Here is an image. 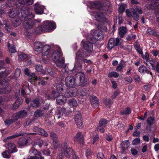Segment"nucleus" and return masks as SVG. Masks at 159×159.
Masks as SVG:
<instances>
[{
	"mask_svg": "<svg viewBox=\"0 0 159 159\" xmlns=\"http://www.w3.org/2000/svg\"><path fill=\"white\" fill-rule=\"evenodd\" d=\"M85 76L83 72L77 73L74 77L67 76L65 80L66 86L72 88L75 86H79L84 84L85 83Z\"/></svg>",
	"mask_w": 159,
	"mask_h": 159,
	"instance_id": "obj_1",
	"label": "nucleus"
},
{
	"mask_svg": "<svg viewBox=\"0 0 159 159\" xmlns=\"http://www.w3.org/2000/svg\"><path fill=\"white\" fill-rule=\"evenodd\" d=\"M62 53L60 48L55 50L53 52L52 59L55 62L56 65L59 68H62L65 63L64 58L62 57Z\"/></svg>",
	"mask_w": 159,
	"mask_h": 159,
	"instance_id": "obj_2",
	"label": "nucleus"
},
{
	"mask_svg": "<svg viewBox=\"0 0 159 159\" xmlns=\"http://www.w3.org/2000/svg\"><path fill=\"white\" fill-rule=\"evenodd\" d=\"M74 151L68 147L66 143L64 144L58 152L57 159H63V157L65 156L67 158H70V156L74 154Z\"/></svg>",
	"mask_w": 159,
	"mask_h": 159,
	"instance_id": "obj_3",
	"label": "nucleus"
},
{
	"mask_svg": "<svg viewBox=\"0 0 159 159\" xmlns=\"http://www.w3.org/2000/svg\"><path fill=\"white\" fill-rule=\"evenodd\" d=\"M85 52H83L82 49L79 50L76 53V57L75 63L74 66L73 70H80L81 69V65L80 63V60L82 59L83 58L89 56V54L86 55Z\"/></svg>",
	"mask_w": 159,
	"mask_h": 159,
	"instance_id": "obj_4",
	"label": "nucleus"
},
{
	"mask_svg": "<svg viewBox=\"0 0 159 159\" xmlns=\"http://www.w3.org/2000/svg\"><path fill=\"white\" fill-rule=\"evenodd\" d=\"M90 14L93 19L98 22L106 21L107 23L108 22L106 18L107 14L105 11H93L91 12Z\"/></svg>",
	"mask_w": 159,
	"mask_h": 159,
	"instance_id": "obj_5",
	"label": "nucleus"
},
{
	"mask_svg": "<svg viewBox=\"0 0 159 159\" xmlns=\"http://www.w3.org/2000/svg\"><path fill=\"white\" fill-rule=\"evenodd\" d=\"M91 38V37L90 38L87 37H86L87 41H84V40H82L81 42V44L83 45L84 48L89 54V55L93 52V44L95 43L94 41Z\"/></svg>",
	"mask_w": 159,
	"mask_h": 159,
	"instance_id": "obj_6",
	"label": "nucleus"
},
{
	"mask_svg": "<svg viewBox=\"0 0 159 159\" xmlns=\"http://www.w3.org/2000/svg\"><path fill=\"white\" fill-rule=\"evenodd\" d=\"M146 7L148 9H155L157 11L156 21L159 24V0H152L147 2Z\"/></svg>",
	"mask_w": 159,
	"mask_h": 159,
	"instance_id": "obj_7",
	"label": "nucleus"
},
{
	"mask_svg": "<svg viewBox=\"0 0 159 159\" xmlns=\"http://www.w3.org/2000/svg\"><path fill=\"white\" fill-rule=\"evenodd\" d=\"M30 157L27 159H42L41 153L34 147H32L29 152Z\"/></svg>",
	"mask_w": 159,
	"mask_h": 159,
	"instance_id": "obj_8",
	"label": "nucleus"
},
{
	"mask_svg": "<svg viewBox=\"0 0 159 159\" xmlns=\"http://www.w3.org/2000/svg\"><path fill=\"white\" fill-rule=\"evenodd\" d=\"M74 119L79 128L81 129L83 127L82 116L79 111H77L75 112Z\"/></svg>",
	"mask_w": 159,
	"mask_h": 159,
	"instance_id": "obj_9",
	"label": "nucleus"
},
{
	"mask_svg": "<svg viewBox=\"0 0 159 159\" xmlns=\"http://www.w3.org/2000/svg\"><path fill=\"white\" fill-rule=\"evenodd\" d=\"M89 38L91 37V39H92L93 41H94V43L96 40H100L102 39L103 38V35L102 32L99 30H95L93 33L92 35H89L88 36Z\"/></svg>",
	"mask_w": 159,
	"mask_h": 159,
	"instance_id": "obj_10",
	"label": "nucleus"
},
{
	"mask_svg": "<svg viewBox=\"0 0 159 159\" xmlns=\"http://www.w3.org/2000/svg\"><path fill=\"white\" fill-rule=\"evenodd\" d=\"M0 93H6L10 91L11 87L8 85V83L4 81H0Z\"/></svg>",
	"mask_w": 159,
	"mask_h": 159,
	"instance_id": "obj_11",
	"label": "nucleus"
},
{
	"mask_svg": "<svg viewBox=\"0 0 159 159\" xmlns=\"http://www.w3.org/2000/svg\"><path fill=\"white\" fill-rule=\"evenodd\" d=\"M34 6V11L36 14L40 15L45 14V13L44 12L46 10L45 6L41 5L39 2H37Z\"/></svg>",
	"mask_w": 159,
	"mask_h": 159,
	"instance_id": "obj_12",
	"label": "nucleus"
},
{
	"mask_svg": "<svg viewBox=\"0 0 159 159\" xmlns=\"http://www.w3.org/2000/svg\"><path fill=\"white\" fill-rule=\"evenodd\" d=\"M27 114V112L26 111L23 110L14 114L12 117L15 120H17L19 119L23 118L25 117Z\"/></svg>",
	"mask_w": 159,
	"mask_h": 159,
	"instance_id": "obj_13",
	"label": "nucleus"
},
{
	"mask_svg": "<svg viewBox=\"0 0 159 159\" xmlns=\"http://www.w3.org/2000/svg\"><path fill=\"white\" fill-rule=\"evenodd\" d=\"M34 22L31 19L28 18L25 19L23 25L25 29L27 30H30L33 27Z\"/></svg>",
	"mask_w": 159,
	"mask_h": 159,
	"instance_id": "obj_14",
	"label": "nucleus"
},
{
	"mask_svg": "<svg viewBox=\"0 0 159 159\" xmlns=\"http://www.w3.org/2000/svg\"><path fill=\"white\" fill-rule=\"evenodd\" d=\"M132 17L136 21L139 20V16L137 15V13L139 14H141L142 13V8L140 7L136 6L135 9H133Z\"/></svg>",
	"mask_w": 159,
	"mask_h": 159,
	"instance_id": "obj_15",
	"label": "nucleus"
},
{
	"mask_svg": "<svg viewBox=\"0 0 159 159\" xmlns=\"http://www.w3.org/2000/svg\"><path fill=\"white\" fill-rule=\"evenodd\" d=\"M45 21L43 22V24L38 26L35 30V33L36 34H39L41 33L49 32L48 29L47 28V25Z\"/></svg>",
	"mask_w": 159,
	"mask_h": 159,
	"instance_id": "obj_16",
	"label": "nucleus"
},
{
	"mask_svg": "<svg viewBox=\"0 0 159 159\" xmlns=\"http://www.w3.org/2000/svg\"><path fill=\"white\" fill-rule=\"evenodd\" d=\"M32 142L30 138L26 137H23L20 138L18 142V144L22 146H25L27 145L28 144Z\"/></svg>",
	"mask_w": 159,
	"mask_h": 159,
	"instance_id": "obj_17",
	"label": "nucleus"
},
{
	"mask_svg": "<svg viewBox=\"0 0 159 159\" xmlns=\"http://www.w3.org/2000/svg\"><path fill=\"white\" fill-rule=\"evenodd\" d=\"M47 25L49 32H51L55 29L56 28V25L55 22L52 21L46 20L45 21Z\"/></svg>",
	"mask_w": 159,
	"mask_h": 159,
	"instance_id": "obj_18",
	"label": "nucleus"
},
{
	"mask_svg": "<svg viewBox=\"0 0 159 159\" xmlns=\"http://www.w3.org/2000/svg\"><path fill=\"white\" fill-rule=\"evenodd\" d=\"M50 136L54 143V146L55 148L57 149L59 144L57 135L55 133L51 132L50 133Z\"/></svg>",
	"mask_w": 159,
	"mask_h": 159,
	"instance_id": "obj_19",
	"label": "nucleus"
},
{
	"mask_svg": "<svg viewBox=\"0 0 159 159\" xmlns=\"http://www.w3.org/2000/svg\"><path fill=\"white\" fill-rule=\"evenodd\" d=\"M90 102L94 108H97L99 106L98 99L94 96H92L90 98Z\"/></svg>",
	"mask_w": 159,
	"mask_h": 159,
	"instance_id": "obj_20",
	"label": "nucleus"
},
{
	"mask_svg": "<svg viewBox=\"0 0 159 159\" xmlns=\"http://www.w3.org/2000/svg\"><path fill=\"white\" fill-rule=\"evenodd\" d=\"M149 62L152 66V70H155L159 73V62L155 60H149Z\"/></svg>",
	"mask_w": 159,
	"mask_h": 159,
	"instance_id": "obj_21",
	"label": "nucleus"
},
{
	"mask_svg": "<svg viewBox=\"0 0 159 159\" xmlns=\"http://www.w3.org/2000/svg\"><path fill=\"white\" fill-rule=\"evenodd\" d=\"M74 140L80 144H83L84 142V138L82 133L81 132H78L74 138Z\"/></svg>",
	"mask_w": 159,
	"mask_h": 159,
	"instance_id": "obj_22",
	"label": "nucleus"
},
{
	"mask_svg": "<svg viewBox=\"0 0 159 159\" xmlns=\"http://www.w3.org/2000/svg\"><path fill=\"white\" fill-rule=\"evenodd\" d=\"M50 46L49 45H46L43 46L41 53L43 56H47L50 52Z\"/></svg>",
	"mask_w": 159,
	"mask_h": 159,
	"instance_id": "obj_23",
	"label": "nucleus"
},
{
	"mask_svg": "<svg viewBox=\"0 0 159 159\" xmlns=\"http://www.w3.org/2000/svg\"><path fill=\"white\" fill-rule=\"evenodd\" d=\"M33 129L36 132H37L39 135L45 137H47L48 136L47 132L41 128H39L38 127H35Z\"/></svg>",
	"mask_w": 159,
	"mask_h": 159,
	"instance_id": "obj_24",
	"label": "nucleus"
},
{
	"mask_svg": "<svg viewBox=\"0 0 159 159\" xmlns=\"http://www.w3.org/2000/svg\"><path fill=\"white\" fill-rule=\"evenodd\" d=\"M66 97L63 95H59L58 94L56 101L57 103L58 104H63L65 103L66 102Z\"/></svg>",
	"mask_w": 159,
	"mask_h": 159,
	"instance_id": "obj_25",
	"label": "nucleus"
},
{
	"mask_svg": "<svg viewBox=\"0 0 159 159\" xmlns=\"http://www.w3.org/2000/svg\"><path fill=\"white\" fill-rule=\"evenodd\" d=\"M77 94V90L76 88H74L72 90L66 92L65 94L67 97H74L76 96Z\"/></svg>",
	"mask_w": 159,
	"mask_h": 159,
	"instance_id": "obj_26",
	"label": "nucleus"
},
{
	"mask_svg": "<svg viewBox=\"0 0 159 159\" xmlns=\"http://www.w3.org/2000/svg\"><path fill=\"white\" fill-rule=\"evenodd\" d=\"M35 50L39 53H41V50L43 47V45L41 42H37L34 43V45Z\"/></svg>",
	"mask_w": 159,
	"mask_h": 159,
	"instance_id": "obj_27",
	"label": "nucleus"
},
{
	"mask_svg": "<svg viewBox=\"0 0 159 159\" xmlns=\"http://www.w3.org/2000/svg\"><path fill=\"white\" fill-rule=\"evenodd\" d=\"M7 148L8 151L12 153H15L17 151V149L16 145L12 143H8Z\"/></svg>",
	"mask_w": 159,
	"mask_h": 159,
	"instance_id": "obj_28",
	"label": "nucleus"
},
{
	"mask_svg": "<svg viewBox=\"0 0 159 159\" xmlns=\"http://www.w3.org/2000/svg\"><path fill=\"white\" fill-rule=\"evenodd\" d=\"M118 31L120 37L121 38H122L124 35L127 33V30L125 27L122 26L119 29Z\"/></svg>",
	"mask_w": 159,
	"mask_h": 159,
	"instance_id": "obj_29",
	"label": "nucleus"
},
{
	"mask_svg": "<svg viewBox=\"0 0 159 159\" xmlns=\"http://www.w3.org/2000/svg\"><path fill=\"white\" fill-rule=\"evenodd\" d=\"M58 95V93L57 92L53 90L49 95L46 94V98L48 99H55L57 98Z\"/></svg>",
	"mask_w": 159,
	"mask_h": 159,
	"instance_id": "obj_30",
	"label": "nucleus"
},
{
	"mask_svg": "<svg viewBox=\"0 0 159 159\" xmlns=\"http://www.w3.org/2000/svg\"><path fill=\"white\" fill-rule=\"evenodd\" d=\"M24 135V134L22 133H16L11 136H8L7 138L3 140L4 142H8L10 139H14L15 138L17 137Z\"/></svg>",
	"mask_w": 159,
	"mask_h": 159,
	"instance_id": "obj_31",
	"label": "nucleus"
},
{
	"mask_svg": "<svg viewBox=\"0 0 159 159\" xmlns=\"http://www.w3.org/2000/svg\"><path fill=\"white\" fill-rule=\"evenodd\" d=\"M89 5L90 8H99L101 6V3L98 1L94 2H90Z\"/></svg>",
	"mask_w": 159,
	"mask_h": 159,
	"instance_id": "obj_32",
	"label": "nucleus"
},
{
	"mask_svg": "<svg viewBox=\"0 0 159 159\" xmlns=\"http://www.w3.org/2000/svg\"><path fill=\"white\" fill-rule=\"evenodd\" d=\"M25 10L24 9V7H23L21 8L20 10L21 11V16L22 17L25 19L27 16V15L29 11H30V9L29 7L25 8Z\"/></svg>",
	"mask_w": 159,
	"mask_h": 159,
	"instance_id": "obj_33",
	"label": "nucleus"
},
{
	"mask_svg": "<svg viewBox=\"0 0 159 159\" xmlns=\"http://www.w3.org/2000/svg\"><path fill=\"white\" fill-rule=\"evenodd\" d=\"M19 14L18 11L16 9H11L9 12V16L10 17L13 18L16 16H17Z\"/></svg>",
	"mask_w": 159,
	"mask_h": 159,
	"instance_id": "obj_34",
	"label": "nucleus"
},
{
	"mask_svg": "<svg viewBox=\"0 0 159 159\" xmlns=\"http://www.w3.org/2000/svg\"><path fill=\"white\" fill-rule=\"evenodd\" d=\"M120 145L122 149L125 151L128 148L129 145V140L124 141L121 143Z\"/></svg>",
	"mask_w": 159,
	"mask_h": 159,
	"instance_id": "obj_35",
	"label": "nucleus"
},
{
	"mask_svg": "<svg viewBox=\"0 0 159 159\" xmlns=\"http://www.w3.org/2000/svg\"><path fill=\"white\" fill-rule=\"evenodd\" d=\"M68 103L69 106L72 107H76L78 105L76 101L74 98L70 99L68 101Z\"/></svg>",
	"mask_w": 159,
	"mask_h": 159,
	"instance_id": "obj_36",
	"label": "nucleus"
},
{
	"mask_svg": "<svg viewBox=\"0 0 159 159\" xmlns=\"http://www.w3.org/2000/svg\"><path fill=\"white\" fill-rule=\"evenodd\" d=\"M63 112L61 111V107H58L56 111V116L57 119L61 118L63 115Z\"/></svg>",
	"mask_w": 159,
	"mask_h": 159,
	"instance_id": "obj_37",
	"label": "nucleus"
},
{
	"mask_svg": "<svg viewBox=\"0 0 159 159\" xmlns=\"http://www.w3.org/2000/svg\"><path fill=\"white\" fill-rule=\"evenodd\" d=\"M64 85L61 84H57L56 86V89L58 94L60 93H64Z\"/></svg>",
	"mask_w": 159,
	"mask_h": 159,
	"instance_id": "obj_38",
	"label": "nucleus"
},
{
	"mask_svg": "<svg viewBox=\"0 0 159 159\" xmlns=\"http://www.w3.org/2000/svg\"><path fill=\"white\" fill-rule=\"evenodd\" d=\"M39 103V102L37 99L33 100L30 101L31 106L33 107H38Z\"/></svg>",
	"mask_w": 159,
	"mask_h": 159,
	"instance_id": "obj_39",
	"label": "nucleus"
},
{
	"mask_svg": "<svg viewBox=\"0 0 159 159\" xmlns=\"http://www.w3.org/2000/svg\"><path fill=\"white\" fill-rule=\"evenodd\" d=\"M22 101L19 100H17L12 105V108L13 109H17L21 103Z\"/></svg>",
	"mask_w": 159,
	"mask_h": 159,
	"instance_id": "obj_40",
	"label": "nucleus"
},
{
	"mask_svg": "<svg viewBox=\"0 0 159 159\" xmlns=\"http://www.w3.org/2000/svg\"><path fill=\"white\" fill-rule=\"evenodd\" d=\"M21 23V20L20 18H17L14 19L12 22L13 25L17 27Z\"/></svg>",
	"mask_w": 159,
	"mask_h": 159,
	"instance_id": "obj_41",
	"label": "nucleus"
},
{
	"mask_svg": "<svg viewBox=\"0 0 159 159\" xmlns=\"http://www.w3.org/2000/svg\"><path fill=\"white\" fill-rule=\"evenodd\" d=\"M11 153H12L9 151L6 150L2 153V155L4 158H9L10 157Z\"/></svg>",
	"mask_w": 159,
	"mask_h": 159,
	"instance_id": "obj_42",
	"label": "nucleus"
},
{
	"mask_svg": "<svg viewBox=\"0 0 159 159\" xmlns=\"http://www.w3.org/2000/svg\"><path fill=\"white\" fill-rule=\"evenodd\" d=\"M148 70V69L144 65H141L139 68V71L141 73H146Z\"/></svg>",
	"mask_w": 159,
	"mask_h": 159,
	"instance_id": "obj_43",
	"label": "nucleus"
},
{
	"mask_svg": "<svg viewBox=\"0 0 159 159\" xmlns=\"http://www.w3.org/2000/svg\"><path fill=\"white\" fill-rule=\"evenodd\" d=\"M88 93V92L86 89L83 88L80 90L78 94L81 96L84 97L86 96Z\"/></svg>",
	"mask_w": 159,
	"mask_h": 159,
	"instance_id": "obj_44",
	"label": "nucleus"
},
{
	"mask_svg": "<svg viewBox=\"0 0 159 159\" xmlns=\"http://www.w3.org/2000/svg\"><path fill=\"white\" fill-rule=\"evenodd\" d=\"M125 65V62L123 61H121L120 62L119 64L117 66L116 70L117 71H119L121 70L124 67Z\"/></svg>",
	"mask_w": 159,
	"mask_h": 159,
	"instance_id": "obj_45",
	"label": "nucleus"
},
{
	"mask_svg": "<svg viewBox=\"0 0 159 159\" xmlns=\"http://www.w3.org/2000/svg\"><path fill=\"white\" fill-rule=\"evenodd\" d=\"M7 46L10 52L12 53L16 52V47L14 46H11L10 43H8Z\"/></svg>",
	"mask_w": 159,
	"mask_h": 159,
	"instance_id": "obj_46",
	"label": "nucleus"
},
{
	"mask_svg": "<svg viewBox=\"0 0 159 159\" xmlns=\"http://www.w3.org/2000/svg\"><path fill=\"white\" fill-rule=\"evenodd\" d=\"M119 76V74L115 71L111 72L108 74V76L110 78H117Z\"/></svg>",
	"mask_w": 159,
	"mask_h": 159,
	"instance_id": "obj_47",
	"label": "nucleus"
},
{
	"mask_svg": "<svg viewBox=\"0 0 159 159\" xmlns=\"http://www.w3.org/2000/svg\"><path fill=\"white\" fill-rule=\"evenodd\" d=\"M154 121L155 119L153 117L150 116L147 119V123L150 125H153L154 123Z\"/></svg>",
	"mask_w": 159,
	"mask_h": 159,
	"instance_id": "obj_48",
	"label": "nucleus"
},
{
	"mask_svg": "<svg viewBox=\"0 0 159 159\" xmlns=\"http://www.w3.org/2000/svg\"><path fill=\"white\" fill-rule=\"evenodd\" d=\"M7 5L9 7H12L16 4L15 0H7Z\"/></svg>",
	"mask_w": 159,
	"mask_h": 159,
	"instance_id": "obj_49",
	"label": "nucleus"
},
{
	"mask_svg": "<svg viewBox=\"0 0 159 159\" xmlns=\"http://www.w3.org/2000/svg\"><path fill=\"white\" fill-rule=\"evenodd\" d=\"M131 109L129 107H127L125 110L121 111V114L123 115H129L131 112Z\"/></svg>",
	"mask_w": 159,
	"mask_h": 159,
	"instance_id": "obj_50",
	"label": "nucleus"
},
{
	"mask_svg": "<svg viewBox=\"0 0 159 159\" xmlns=\"http://www.w3.org/2000/svg\"><path fill=\"white\" fill-rule=\"evenodd\" d=\"M36 78V76L34 73H32L29 75V80L30 82H31L32 81H34L35 82Z\"/></svg>",
	"mask_w": 159,
	"mask_h": 159,
	"instance_id": "obj_51",
	"label": "nucleus"
},
{
	"mask_svg": "<svg viewBox=\"0 0 159 159\" xmlns=\"http://www.w3.org/2000/svg\"><path fill=\"white\" fill-rule=\"evenodd\" d=\"M119 7L118 9V11L120 13H122L124 11L125 8L126 7V4H122L120 5H119Z\"/></svg>",
	"mask_w": 159,
	"mask_h": 159,
	"instance_id": "obj_52",
	"label": "nucleus"
},
{
	"mask_svg": "<svg viewBox=\"0 0 159 159\" xmlns=\"http://www.w3.org/2000/svg\"><path fill=\"white\" fill-rule=\"evenodd\" d=\"M27 57V54L24 53L21 54L19 56L18 60L19 61H21Z\"/></svg>",
	"mask_w": 159,
	"mask_h": 159,
	"instance_id": "obj_53",
	"label": "nucleus"
},
{
	"mask_svg": "<svg viewBox=\"0 0 159 159\" xmlns=\"http://www.w3.org/2000/svg\"><path fill=\"white\" fill-rule=\"evenodd\" d=\"M134 48L138 53L141 54L143 55V51L142 49L140 48V46L138 44H136L134 45Z\"/></svg>",
	"mask_w": 159,
	"mask_h": 159,
	"instance_id": "obj_54",
	"label": "nucleus"
},
{
	"mask_svg": "<svg viewBox=\"0 0 159 159\" xmlns=\"http://www.w3.org/2000/svg\"><path fill=\"white\" fill-rule=\"evenodd\" d=\"M43 113L42 111L38 109L35 112L34 116L36 117H40L43 115Z\"/></svg>",
	"mask_w": 159,
	"mask_h": 159,
	"instance_id": "obj_55",
	"label": "nucleus"
},
{
	"mask_svg": "<svg viewBox=\"0 0 159 159\" xmlns=\"http://www.w3.org/2000/svg\"><path fill=\"white\" fill-rule=\"evenodd\" d=\"M147 33L150 35H156L157 33L153 29L151 28L148 29L147 31Z\"/></svg>",
	"mask_w": 159,
	"mask_h": 159,
	"instance_id": "obj_56",
	"label": "nucleus"
},
{
	"mask_svg": "<svg viewBox=\"0 0 159 159\" xmlns=\"http://www.w3.org/2000/svg\"><path fill=\"white\" fill-rule=\"evenodd\" d=\"M21 73L20 70L19 68H17L16 70V71L14 74L15 77L17 79L20 76Z\"/></svg>",
	"mask_w": 159,
	"mask_h": 159,
	"instance_id": "obj_57",
	"label": "nucleus"
},
{
	"mask_svg": "<svg viewBox=\"0 0 159 159\" xmlns=\"http://www.w3.org/2000/svg\"><path fill=\"white\" fill-rule=\"evenodd\" d=\"M107 123V121L106 119H101L99 121V125L105 127Z\"/></svg>",
	"mask_w": 159,
	"mask_h": 159,
	"instance_id": "obj_58",
	"label": "nucleus"
},
{
	"mask_svg": "<svg viewBox=\"0 0 159 159\" xmlns=\"http://www.w3.org/2000/svg\"><path fill=\"white\" fill-rule=\"evenodd\" d=\"M122 42L123 40L121 39L118 37L116 38V40H115V46H117L120 44Z\"/></svg>",
	"mask_w": 159,
	"mask_h": 159,
	"instance_id": "obj_59",
	"label": "nucleus"
},
{
	"mask_svg": "<svg viewBox=\"0 0 159 159\" xmlns=\"http://www.w3.org/2000/svg\"><path fill=\"white\" fill-rule=\"evenodd\" d=\"M15 120L13 118L12 119H7L4 121V123L6 125H9L14 122Z\"/></svg>",
	"mask_w": 159,
	"mask_h": 159,
	"instance_id": "obj_60",
	"label": "nucleus"
},
{
	"mask_svg": "<svg viewBox=\"0 0 159 159\" xmlns=\"http://www.w3.org/2000/svg\"><path fill=\"white\" fill-rule=\"evenodd\" d=\"M111 100L109 99L106 98L104 99V102L105 105L108 107H109L111 104Z\"/></svg>",
	"mask_w": 159,
	"mask_h": 159,
	"instance_id": "obj_61",
	"label": "nucleus"
},
{
	"mask_svg": "<svg viewBox=\"0 0 159 159\" xmlns=\"http://www.w3.org/2000/svg\"><path fill=\"white\" fill-rule=\"evenodd\" d=\"M28 89V91L26 92L23 89H21V93L23 96H24L25 95H29L30 93V90L29 89L28 87H27Z\"/></svg>",
	"mask_w": 159,
	"mask_h": 159,
	"instance_id": "obj_62",
	"label": "nucleus"
},
{
	"mask_svg": "<svg viewBox=\"0 0 159 159\" xmlns=\"http://www.w3.org/2000/svg\"><path fill=\"white\" fill-rule=\"evenodd\" d=\"M68 68L67 67L65 66L62 68L61 71L63 73H67L68 74H71L72 71L70 70L69 71L68 70Z\"/></svg>",
	"mask_w": 159,
	"mask_h": 159,
	"instance_id": "obj_63",
	"label": "nucleus"
},
{
	"mask_svg": "<svg viewBox=\"0 0 159 159\" xmlns=\"http://www.w3.org/2000/svg\"><path fill=\"white\" fill-rule=\"evenodd\" d=\"M140 142V140L139 138H136L133 141L132 143L133 145H136L138 144Z\"/></svg>",
	"mask_w": 159,
	"mask_h": 159,
	"instance_id": "obj_64",
	"label": "nucleus"
}]
</instances>
